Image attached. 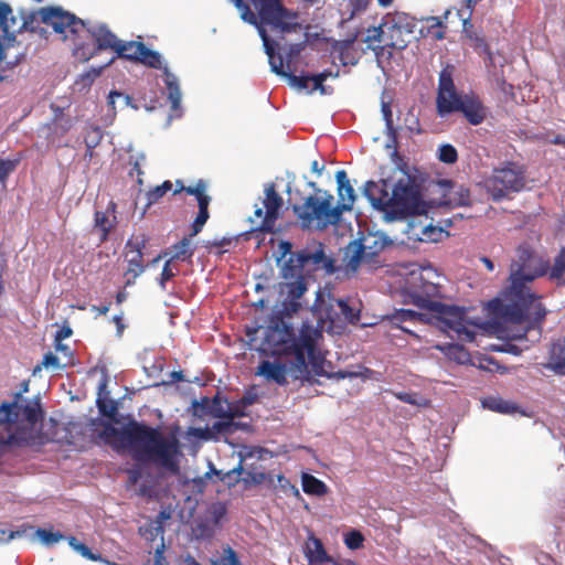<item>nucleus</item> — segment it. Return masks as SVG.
Wrapping results in <instances>:
<instances>
[{
	"mask_svg": "<svg viewBox=\"0 0 565 565\" xmlns=\"http://www.w3.org/2000/svg\"><path fill=\"white\" fill-rule=\"evenodd\" d=\"M550 268L548 260L540 257L529 245L522 244L515 250L510 265L509 286L502 291V298L489 301L491 313L504 322L527 323L526 330L540 327L546 316V309L529 284L544 276Z\"/></svg>",
	"mask_w": 565,
	"mask_h": 565,
	"instance_id": "nucleus-1",
	"label": "nucleus"
},
{
	"mask_svg": "<svg viewBox=\"0 0 565 565\" xmlns=\"http://www.w3.org/2000/svg\"><path fill=\"white\" fill-rule=\"evenodd\" d=\"M243 21L255 25L263 40L265 53L268 56L271 71L288 79L289 84L300 90L309 89L313 84V75H296L292 70H285L284 57L276 53L278 43L269 38L265 25L273 31L289 32L299 24L298 15L286 9L284 2H234Z\"/></svg>",
	"mask_w": 565,
	"mask_h": 565,
	"instance_id": "nucleus-2",
	"label": "nucleus"
},
{
	"mask_svg": "<svg viewBox=\"0 0 565 565\" xmlns=\"http://www.w3.org/2000/svg\"><path fill=\"white\" fill-rule=\"evenodd\" d=\"M320 338H322V333L319 329L310 323H303L298 337L286 349L287 354L292 355L289 365L265 360L260 362L257 374L279 385H285L287 384V373H290L295 379H301L308 374V363H310L315 374L319 376L335 380L358 376L354 372L338 371L330 373L324 370L326 361L317 349Z\"/></svg>",
	"mask_w": 565,
	"mask_h": 565,
	"instance_id": "nucleus-3",
	"label": "nucleus"
},
{
	"mask_svg": "<svg viewBox=\"0 0 565 565\" xmlns=\"http://www.w3.org/2000/svg\"><path fill=\"white\" fill-rule=\"evenodd\" d=\"M41 20L52 26L64 40L72 41L74 55L88 61L100 51H115L119 39L105 24L88 26L85 21L62 8L52 7L41 10Z\"/></svg>",
	"mask_w": 565,
	"mask_h": 565,
	"instance_id": "nucleus-4",
	"label": "nucleus"
},
{
	"mask_svg": "<svg viewBox=\"0 0 565 565\" xmlns=\"http://www.w3.org/2000/svg\"><path fill=\"white\" fill-rule=\"evenodd\" d=\"M100 437L107 441L117 440L122 447L136 452L137 458L152 460L162 467L174 470L177 440L166 438L158 428L131 420L122 428L105 424Z\"/></svg>",
	"mask_w": 565,
	"mask_h": 565,
	"instance_id": "nucleus-5",
	"label": "nucleus"
},
{
	"mask_svg": "<svg viewBox=\"0 0 565 565\" xmlns=\"http://www.w3.org/2000/svg\"><path fill=\"white\" fill-rule=\"evenodd\" d=\"M363 194L374 209L392 221L418 213L422 205L419 186L409 174H404L394 184L386 179L366 181Z\"/></svg>",
	"mask_w": 565,
	"mask_h": 565,
	"instance_id": "nucleus-6",
	"label": "nucleus"
},
{
	"mask_svg": "<svg viewBox=\"0 0 565 565\" xmlns=\"http://www.w3.org/2000/svg\"><path fill=\"white\" fill-rule=\"evenodd\" d=\"M308 185L316 191L315 195L306 198L301 205H294L292 210L303 228H310L316 222L318 230H324L330 225L338 224L342 215L340 209L333 205V195L324 190L317 188L316 182H309Z\"/></svg>",
	"mask_w": 565,
	"mask_h": 565,
	"instance_id": "nucleus-7",
	"label": "nucleus"
},
{
	"mask_svg": "<svg viewBox=\"0 0 565 565\" xmlns=\"http://www.w3.org/2000/svg\"><path fill=\"white\" fill-rule=\"evenodd\" d=\"M526 185V168L513 161H508L494 168L484 181V186L493 201L499 202L513 193L521 192Z\"/></svg>",
	"mask_w": 565,
	"mask_h": 565,
	"instance_id": "nucleus-8",
	"label": "nucleus"
},
{
	"mask_svg": "<svg viewBox=\"0 0 565 565\" xmlns=\"http://www.w3.org/2000/svg\"><path fill=\"white\" fill-rule=\"evenodd\" d=\"M403 29L393 19H387L379 26L367 29L362 40L367 50H372L380 62L385 55L392 57L393 49L403 50L406 41L402 38Z\"/></svg>",
	"mask_w": 565,
	"mask_h": 565,
	"instance_id": "nucleus-9",
	"label": "nucleus"
},
{
	"mask_svg": "<svg viewBox=\"0 0 565 565\" xmlns=\"http://www.w3.org/2000/svg\"><path fill=\"white\" fill-rule=\"evenodd\" d=\"M318 269H323L329 274L335 271L334 260L326 255L321 243L313 250L305 248L291 254L281 268V275L285 279H288Z\"/></svg>",
	"mask_w": 565,
	"mask_h": 565,
	"instance_id": "nucleus-10",
	"label": "nucleus"
},
{
	"mask_svg": "<svg viewBox=\"0 0 565 565\" xmlns=\"http://www.w3.org/2000/svg\"><path fill=\"white\" fill-rule=\"evenodd\" d=\"M433 312L436 313L440 329L451 339L461 342H472L475 340L476 334L471 328L472 323L469 321L465 308L440 302L435 305Z\"/></svg>",
	"mask_w": 565,
	"mask_h": 565,
	"instance_id": "nucleus-11",
	"label": "nucleus"
},
{
	"mask_svg": "<svg viewBox=\"0 0 565 565\" xmlns=\"http://www.w3.org/2000/svg\"><path fill=\"white\" fill-rule=\"evenodd\" d=\"M265 198L263 199V207L256 206L254 216L259 220L256 228L262 232H274L276 221L279 217V212L284 205L281 195L277 192L274 183L265 185Z\"/></svg>",
	"mask_w": 565,
	"mask_h": 565,
	"instance_id": "nucleus-12",
	"label": "nucleus"
},
{
	"mask_svg": "<svg viewBox=\"0 0 565 565\" xmlns=\"http://www.w3.org/2000/svg\"><path fill=\"white\" fill-rule=\"evenodd\" d=\"M433 274L431 270L423 269L418 277L419 284H412L408 294L413 305L429 311L435 309V305L440 303L435 300V298L440 296V285L429 280Z\"/></svg>",
	"mask_w": 565,
	"mask_h": 565,
	"instance_id": "nucleus-13",
	"label": "nucleus"
},
{
	"mask_svg": "<svg viewBox=\"0 0 565 565\" xmlns=\"http://www.w3.org/2000/svg\"><path fill=\"white\" fill-rule=\"evenodd\" d=\"M148 244L146 235L131 237L125 246V256L127 260V269L125 271V287L132 286L146 269L143 265V249Z\"/></svg>",
	"mask_w": 565,
	"mask_h": 565,
	"instance_id": "nucleus-14",
	"label": "nucleus"
},
{
	"mask_svg": "<svg viewBox=\"0 0 565 565\" xmlns=\"http://www.w3.org/2000/svg\"><path fill=\"white\" fill-rule=\"evenodd\" d=\"M322 311L327 320L332 323L337 321H345L356 323L360 320L361 303L351 298H329L323 305Z\"/></svg>",
	"mask_w": 565,
	"mask_h": 565,
	"instance_id": "nucleus-15",
	"label": "nucleus"
},
{
	"mask_svg": "<svg viewBox=\"0 0 565 565\" xmlns=\"http://www.w3.org/2000/svg\"><path fill=\"white\" fill-rule=\"evenodd\" d=\"M458 111L461 113L466 120L472 126L482 124L489 114L488 107L484 106L482 100L473 94L463 95V99Z\"/></svg>",
	"mask_w": 565,
	"mask_h": 565,
	"instance_id": "nucleus-16",
	"label": "nucleus"
},
{
	"mask_svg": "<svg viewBox=\"0 0 565 565\" xmlns=\"http://www.w3.org/2000/svg\"><path fill=\"white\" fill-rule=\"evenodd\" d=\"M364 50L356 46V39H347L344 41H335L331 46V54L338 58L342 65H355Z\"/></svg>",
	"mask_w": 565,
	"mask_h": 565,
	"instance_id": "nucleus-17",
	"label": "nucleus"
},
{
	"mask_svg": "<svg viewBox=\"0 0 565 565\" xmlns=\"http://www.w3.org/2000/svg\"><path fill=\"white\" fill-rule=\"evenodd\" d=\"M335 179L339 196V201L335 205L340 209V214L342 215L344 212L351 211L353 209L356 196L344 170H339L335 173Z\"/></svg>",
	"mask_w": 565,
	"mask_h": 565,
	"instance_id": "nucleus-18",
	"label": "nucleus"
},
{
	"mask_svg": "<svg viewBox=\"0 0 565 565\" xmlns=\"http://www.w3.org/2000/svg\"><path fill=\"white\" fill-rule=\"evenodd\" d=\"M463 99V95L456 90H449L444 93H437L436 97V111L441 118L447 117L450 114L458 113V108Z\"/></svg>",
	"mask_w": 565,
	"mask_h": 565,
	"instance_id": "nucleus-19",
	"label": "nucleus"
},
{
	"mask_svg": "<svg viewBox=\"0 0 565 565\" xmlns=\"http://www.w3.org/2000/svg\"><path fill=\"white\" fill-rule=\"evenodd\" d=\"M546 369L554 371L556 374L565 375V335L563 341L553 342L548 350V362Z\"/></svg>",
	"mask_w": 565,
	"mask_h": 565,
	"instance_id": "nucleus-20",
	"label": "nucleus"
},
{
	"mask_svg": "<svg viewBox=\"0 0 565 565\" xmlns=\"http://www.w3.org/2000/svg\"><path fill=\"white\" fill-rule=\"evenodd\" d=\"M305 556L309 565L318 564L330 556L327 554L320 539L310 534L305 545Z\"/></svg>",
	"mask_w": 565,
	"mask_h": 565,
	"instance_id": "nucleus-21",
	"label": "nucleus"
},
{
	"mask_svg": "<svg viewBox=\"0 0 565 565\" xmlns=\"http://www.w3.org/2000/svg\"><path fill=\"white\" fill-rule=\"evenodd\" d=\"M364 255V246L359 242H351L344 252L343 263L347 273H355Z\"/></svg>",
	"mask_w": 565,
	"mask_h": 565,
	"instance_id": "nucleus-22",
	"label": "nucleus"
},
{
	"mask_svg": "<svg viewBox=\"0 0 565 565\" xmlns=\"http://www.w3.org/2000/svg\"><path fill=\"white\" fill-rule=\"evenodd\" d=\"M252 454H241V460L238 465L233 468L232 470L227 471L226 473H223L221 470H216L215 468H212L211 471L206 472L205 476L210 477L212 473L217 476L221 481L227 482L228 487L236 486L239 481H242L241 476L244 471V462L247 457H250Z\"/></svg>",
	"mask_w": 565,
	"mask_h": 565,
	"instance_id": "nucleus-23",
	"label": "nucleus"
},
{
	"mask_svg": "<svg viewBox=\"0 0 565 565\" xmlns=\"http://www.w3.org/2000/svg\"><path fill=\"white\" fill-rule=\"evenodd\" d=\"M288 279H295L294 281L286 282L285 287L287 297L290 299V305L296 311L300 307V305L296 301L307 291V282L305 280L303 274L289 277Z\"/></svg>",
	"mask_w": 565,
	"mask_h": 565,
	"instance_id": "nucleus-24",
	"label": "nucleus"
},
{
	"mask_svg": "<svg viewBox=\"0 0 565 565\" xmlns=\"http://www.w3.org/2000/svg\"><path fill=\"white\" fill-rule=\"evenodd\" d=\"M164 84L168 90V99L171 103L172 110H178L181 104V89L178 77L172 74L167 66L163 68Z\"/></svg>",
	"mask_w": 565,
	"mask_h": 565,
	"instance_id": "nucleus-25",
	"label": "nucleus"
},
{
	"mask_svg": "<svg viewBox=\"0 0 565 565\" xmlns=\"http://www.w3.org/2000/svg\"><path fill=\"white\" fill-rule=\"evenodd\" d=\"M17 24L15 18L12 15V9L8 2H0V30L8 40H14V26Z\"/></svg>",
	"mask_w": 565,
	"mask_h": 565,
	"instance_id": "nucleus-26",
	"label": "nucleus"
},
{
	"mask_svg": "<svg viewBox=\"0 0 565 565\" xmlns=\"http://www.w3.org/2000/svg\"><path fill=\"white\" fill-rule=\"evenodd\" d=\"M142 42L138 41L125 42L119 40L114 52L118 57L137 62L139 58L140 50L142 49Z\"/></svg>",
	"mask_w": 565,
	"mask_h": 565,
	"instance_id": "nucleus-27",
	"label": "nucleus"
},
{
	"mask_svg": "<svg viewBox=\"0 0 565 565\" xmlns=\"http://www.w3.org/2000/svg\"><path fill=\"white\" fill-rule=\"evenodd\" d=\"M302 490L309 495L322 497L328 493L327 484L310 473L301 477Z\"/></svg>",
	"mask_w": 565,
	"mask_h": 565,
	"instance_id": "nucleus-28",
	"label": "nucleus"
},
{
	"mask_svg": "<svg viewBox=\"0 0 565 565\" xmlns=\"http://www.w3.org/2000/svg\"><path fill=\"white\" fill-rule=\"evenodd\" d=\"M447 358L452 361H456L459 364H465L469 362L470 355L469 352L460 344L449 343L445 345L437 347Z\"/></svg>",
	"mask_w": 565,
	"mask_h": 565,
	"instance_id": "nucleus-29",
	"label": "nucleus"
},
{
	"mask_svg": "<svg viewBox=\"0 0 565 565\" xmlns=\"http://www.w3.org/2000/svg\"><path fill=\"white\" fill-rule=\"evenodd\" d=\"M173 255L170 259L172 260H190L194 254V248L192 247V237L185 236L180 242L172 246Z\"/></svg>",
	"mask_w": 565,
	"mask_h": 565,
	"instance_id": "nucleus-30",
	"label": "nucleus"
},
{
	"mask_svg": "<svg viewBox=\"0 0 565 565\" xmlns=\"http://www.w3.org/2000/svg\"><path fill=\"white\" fill-rule=\"evenodd\" d=\"M115 226L114 221H110L106 212L96 211L94 214V227L99 232V241L104 243L108 239L111 228Z\"/></svg>",
	"mask_w": 565,
	"mask_h": 565,
	"instance_id": "nucleus-31",
	"label": "nucleus"
},
{
	"mask_svg": "<svg viewBox=\"0 0 565 565\" xmlns=\"http://www.w3.org/2000/svg\"><path fill=\"white\" fill-rule=\"evenodd\" d=\"M454 73H455V66L451 64H447L440 71L437 93H441V96L444 95V93H448L449 90L457 89L455 86V83H454V78H452Z\"/></svg>",
	"mask_w": 565,
	"mask_h": 565,
	"instance_id": "nucleus-32",
	"label": "nucleus"
},
{
	"mask_svg": "<svg viewBox=\"0 0 565 565\" xmlns=\"http://www.w3.org/2000/svg\"><path fill=\"white\" fill-rule=\"evenodd\" d=\"M21 397V393L15 394V399L11 403L3 402L0 406V425L12 424L18 418V401Z\"/></svg>",
	"mask_w": 565,
	"mask_h": 565,
	"instance_id": "nucleus-33",
	"label": "nucleus"
},
{
	"mask_svg": "<svg viewBox=\"0 0 565 565\" xmlns=\"http://www.w3.org/2000/svg\"><path fill=\"white\" fill-rule=\"evenodd\" d=\"M550 278L557 280L559 285H565V247L561 248L558 255L554 258L553 266L550 269Z\"/></svg>",
	"mask_w": 565,
	"mask_h": 565,
	"instance_id": "nucleus-34",
	"label": "nucleus"
},
{
	"mask_svg": "<svg viewBox=\"0 0 565 565\" xmlns=\"http://www.w3.org/2000/svg\"><path fill=\"white\" fill-rule=\"evenodd\" d=\"M137 62L151 68H163L160 54L156 51L148 49L145 44H142V49L140 50L139 58Z\"/></svg>",
	"mask_w": 565,
	"mask_h": 565,
	"instance_id": "nucleus-35",
	"label": "nucleus"
},
{
	"mask_svg": "<svg viewBox=\"0 0 565 565\" xmlns=\"http://www.w3.org/2000/svg\"><path fill=\"white\" fill-rule=\"evenodd\" d=\"M223 420L214 422L209 428V433L212 436H227L234 434L238 428V423L234 419L222 418Z\"/></svg>",
	"mask_w": 565,
	"mask_h": 565,
	"instance_id": "nucleus-36",
	"label": "nucleus"
},
{
	"mask_svg": "<svg viewBox=\"0 0 565 565\" xmlns=\"http://www.w3.org/2000/svg\"><path fill=\"white\" fill-rule=\"evenodd\" d=\"M204 402L209 404V412L212 416L217 418H227V398L221 397L217 394L211 402H209V399H204Z\"/></svg>",
	"mask_w": 565,
	"mask_h": 565,
	"instance_id": "nucleus-37",
	"label": "nucleus"
},
{
	"mask_svg": "<svg viewBox=\"0 0 565 565\" xmlns=\"http://www.w3.org/2000/svg\"><path fill=\"white\" fill-rule=\"evenodd\" d=\"M244 477H242V481L249 486V484H262L266 480V473L263 469H258L256 466H244L243 471Z\"/></svg>",
	"mask_w": 565,
	"mask_h": 565,
	"instance_id": "nucleus-38",
	"label": "nucleus"
},
{
	"mask_svg": "<svg viewBox=\"0 0 565 565\" xmlns=\"http://www.w3.org/2000/svg\"><path fill=\"white\" fill-rule=\"evenodd\" d=\"M338 76L339 70H337L335 72H332L331 70H324L321 73L313 74V85H311L310 93L315 90H319L321 94L329 93L323 83L330 77L335 78Z\"/></svg>",
	"mask_w": 565,
	"mask_h": 565,
	"instance_id": "nucleus-39",
	"label": "nucleus"
},
{
	"mask_svg": "<svg viewBox=\"0 0 565 565\" xmlns=\"http://www.w3.org/2000/svg\"><path fill=\"white\" fill-rule=\"evenodd\" d=\"M483 405L489 409L501 414H511L515 411V406L513 404L502 398L491 397L484 399Z\"/></svg>",
	"mask_w": 565,
	"mask_h": 565,
	"instance_id": "nucleus-40",
	"label": "nucleus"
},
{
	"mask_svg": "<svg viewBox=\"0 0 565 565\" xmlns=\"http://www.w3.org/2000/svg\"><path fill=\"white\" fill-rule=\"evenodd\" d=\"M172 182L167 180L161 185L147 192V207L156 204L168 191L172 190Z\"/></svg>",
	"mask_w": 565,
	"mask_h": 565,
	"instance_id": "nucleus-41",
	"label": "nucleus"
},
{
	"mask_svg": "<svg viewBox=\"0 0 565 565\" xmlns=\"http://www.w3.org/2000/svg\"><path fill=\"white\" fill-rule=\"evenodd\" d=\"M444 231L441 227L434 226L428 224L420 230V235L418 236V241L420 242H439L443 237Z\"/></svg>",
	"mask_w": 565,
	"mask_h": 565,
	"instance_id": "nucleus-42",
	"label": "nucleus"
},
{
	"mask_svg": "<svg viewBox=\"0 0 565 565\" xmlns=\"http://www.w3.org/2000/svg\"><path fill=\"white\" fill-rule=\"evenodd\" d=\"M252 403V399L243 397L234 403L228 402L227 419H234L245 416V407Z\"/></svg>",
	"mask_w": 565,
	"mask_h": 565,
	"instance_id": "nucleus-43",
	"label": "nucleus"
},
{
	"mask_svg": "<svg viewBox=\"0 0 565 565\" xmlns=\"http://www.w3.org/2000/svg\"><path fill=\"white\" fill-rule=\"evenodd\" d=\"M103 139V131L97 126H90L87 128L85 136H84V142L87 147V149H94L96 148Z\"/></svg>",
	"mask_w": 565,
	"mask_h": 565,
	"instance_id": "nucleus-44",
	"label": "nucleus"
},
{
	"mask_svg": "<svg viewBox=\"0 0 565 565\" xmlns=\"http://www.w3.org/2000/svg\"><path fill=\"white\" fill-rule=\"evenodd\" d=\"M438 159L447 164H452L458 160V152L450 143L441 145L438 149Z\"/></svg>",
	"mask_w": 565,
	"mask_h": 565,
	"instance_id": "nucleus-45",
	"label": "nucleus"
},
{
	"mask_svg": "<svg viewBox=\"0 0 565 565\" xmlns=\"http://www.w3.org/2000/svg\"><path fill=\"white\" fill-rule=\"evenodd\" d=\"M36 535L41 540V542L47 546H52L55 543L65 539V536L60 532H53L45 529H38Z\"/></svg>",
	"mask_w": 565,
	"mask_h": 565,
	"instance_id": "nucleus-46",
	"label": "nucleus"
},
{
	"mask_svg": "<svg viewBox=\"0 0 565 565\" xmlns=\"http://www.w3.org/2000/svg\"><path fill=\"white\" fill-rule=\"evenodd\" d=\"M22 414L29 423L35 424L41 416V406L39 401H34L24 405L22 407Z\"/></svg>",
	"mask_w": 565,
	"mask_h": 565,
	"instance_id": "nucleus-47",
	"label": "nucleus"
},
{
	"mask_svg": "<svg viewBox=\"0 0 565 565\" xmlns=\"http://www.w3.org/2000/svg\"><path fill=\"white\" fill-rule=\"evenodd\" d=\"M20 159H0V183H6L8 177L17 169Z\"/></svg>",
	"mask_w": 565,
	"mask_h": 565,
	"instance_id": "nucleus-48",
	"label": "nucleus"
},
{
	"mask_svg": "<svg viewBox=\"0 0 565 565\" xmlns=\"http://www.w3.org/2000/svg\"><path fill=\"white\" fill-rule=\"evenodd\" d=\"M99 413L108 418H114L117 414V405L114 401H106L100 395L96 401Z\"/></svg>",
	"mask_w": 565,
	"mask_h": 565,
	"instance_id": "nucleus-49",
	"label": "nucleus"
},
{
	"mask_svg": "<svg viewBox=\"0 0 565 565\" xmlns=\"http://www.w3.org/2000/svg\"><path fill=\"white\" fill-rule=\"evenodd\" d=\"M363 542H364V536L362 535V533L360 531H356V530L350 531L345 535V539H344V543L350 550H358V548L362 547Z\"/></svg>",
	"mask_w": 565,
	"mask_h": 565,
	"instance_id": "nucleus-50",
	"label": "nucleus"
},
{
	"mask_svg": "<svg viewBox=\"0 0 565 565\" xmlns=\"http://www.w3.org/2000/svg\"><path fill=\"white\" fill-rule=\"evenodd\" d=\"M205 189H206V185H205L204 181L200 180L196 182V184L194 186L181 185V188L175 189L173 191V194H178V193L184 191L190 195H195V198L198 200L200 196H202L205 193Z\"/></svg>",
	"mask_w": 565,
	"mask_h": 565,
	"instance_id": "nucleus-51",
	"label": "nucleus"
},
{
	"mask_svg": "<svg viewBox=\"0 0 565 565\" xmlns=\"http://www.w3.org/2000/svg\"><path fill=\"white\" fill-rule=\"evenodd\" d=\"M303 47L305 46L302 43H296L289 46L288 51L286 52V71L292 70L291 64L294 60H296L299 56Z\"/></svg>",
	"mask_w": 565,
	"mask_h": 565,
	"instance_id": "nucleus-52",
	"label": "nucleus"
},
{
	"mask_svg": "<svg viewBox=\"0 0 565 565\" xmlns=\"http://www.w3.org/2000/svg\"><path fill=\"white\" fill-rule=\"evenodd\" d=\"M220 565H241L236 552L231 546L224 548L220 559Z\"/></svg>",
	"mask_w": 565,
	"mask_h": 565,
	"instance_id": "nucleus-53",
	"label": "nucleus"
},
{
	"mask_svg": "<svg viewBox=\"0 0 565 565\" xmlns=\"http://www.w3.org/2000/svg\"><path fill=\"white\" fill-rule=\"evenodd\" d=\"M209 217H210L209 212H200L199 211V213L192 224V231L190 233V237H194L202 231V228H203L204 224L206 223V221L209 220Z\"/></svg>",
	"mask_w": 565,
	"mask_h": 565,
	"instance_id": "nucleus-54",
	"label": "nucleus"
},
{
	"mask_svg": "<svg viewBox=\"0 0 565 565\" xmlns=\"http://www.w3.org/2000/svg\"><path fill=\"white\" fill-rule=\"evenodd\" d=\"M172 262H173L172 259H168L166 262V264L163 265V268H162V271H161V275L159 278V285L162 289L166 288V282L171 280L175 276V273L171 268Z\"/></svg>",
	"mask_w": 565,
	"mask_h": 565,
	"instance_id": "nucleus-55",
	"label": "nucleus"
},
{
	"mask_svg": "<svg viewBox=\"0 0 565 565\" xmlns=\"http://www.w3.org/2000/svg\"><path fill=\"white\" fill-rule=\"evenodd\" d=\"M405 127L412 134H420L422 132L419 120L412 113L407 114V116L405 118Z\"/></svg>",
	"mask_w": 565,
	"mask_h": 565,
	"instance_id": "nucleus-56",
	"label": "nucleus"
},
{
	"mask_svg": "<svg viewBox=\"0 0 565 565\" xmlns=\"http://www.w3.org/2000/svg\"><path fill=\"white\" fill-rule=\"evenodd\" d=\"M75 551H76L77 553H79L83 557H85V558H87V559H90V561H97V559H99V558H100V556H99V555L94 554V553L90 551V548H89L86 544H84V543H82V542H79V544H76V546H75Z\"/></svg>",
	"mask_w": 565,
	"mask_h": 565,
	"instance_id": "nucleus-57",
	"label": "nucleus"
},
{
	"mask_svg": "<svg viewBox=\"0 0 565 565\" xmlns=\"http://www.w3.org/2000/svg\"><path fill=\"white\" fill-rule=\"evenodd\" d=\"M382 111H383V116H384V119H385L386 129L391 134L394 135L395 134V128L393 126L392 110H391L390 105L383 104Z\"/></svg>",
	"mask_w": 565,
	"mask_h": 565,
	"instance_id": "nucleus-58",
	"label": "nucleus"
},
{
	"mask_svg": "<svg viewBox=\"0 0 565 565\" xmlns=\"http://www.w3.org/2000/svg\"><path fill=\"white\" fill-rule=\"evenodd\" d=\"M41 365L44 367H60L61 363L55 354H53L52 352H47L46 354H44Z\"/></svg>",
	"mask_w": 565,
	"mask_h": 565,
	"instance_id": "nucleus-59",
	"label": "nucleus"
},
{
	"mask_svg": "<svg viewBox=\"0 0 565 565\" xmlns=\"http://www.w3.org/2000/svg\"><path fill=\"white\" fill-rule=\"evenodd\" d=\"M420 317H422L420 313L409 310V309H402L397 313V319L401 321H408V320L413 321V320L419 319Z\"/></svg>",
	"mask_w": 565,
	"mask_h": 565,
	"instance_id": "nucleus-60",
	"label": "nucleus"
},
{
	"mask_svg": "<svg viewBox=\"0 0 565 565\" xmlns=\"http://www.w3.org/2000/svg\"><path fill=\"white\" fill-rule=\"evenodd\" d=\"M25 533V531H6V530H1V537H0V544L1 543H9L10 541H12L13 539L15 537H21L23 534Z\"/></svg>",
	"mask_w": 565,
	"mask_h": 565,
	"instance_id": "nucleus-61",
	"label": "nucleus"
},
{
	"mask_svg": "<svg viewBox=\"0 0 565 565\" xmlns=\"http://www.w3.org/2000/svg\"><path fill=\"white\" fill-rule=\"evenodd\" d=\"M395 396L397 397V399H399L404 403H407L411 405H419V403L417 401L418 395L416 393L401 392V393L395 394Z\"/></svg>",
	"mask_w": 565,
	"mask_h": 565,
	"instance_id": "nucleus-62",
	"label": "nucleus"
},
{
	"mask_svg": "<svg viewBox=\"0 0 565 565\" xmlns=\"http://www.w3.org/2000/svg\"><path fill=\"white\" fill-rule=\"evenodd\" d=\"M278 482L280 487L285 490L289 489L295 495L299 497V490L296 486L291 484L290 481L284 477L282 475L278 476Z\"/></svg>",
	"mask_w": 565,
	"mask_h": 565,
	"instance_id": "nucleus-63",
	"label": "nucleus"
},
{
	"mask_svg": "<svg viewBox=\"0 0 565 565\" xmlns=\"http://www.w3.org/2000/svg\"><path fill=\"white\" fill-rule=\"evenodd\" d=\"M232 243L231 238L223 237L221 239L209 241L205 245L206 248L212 250L213 248H220L228 246Z\"/></svg>",
	"mask_w": 565,
	"mask_h": 565,
	"instance_id": "nucleus-64",
	"label": "nucleus"
}]
</instances>
